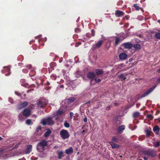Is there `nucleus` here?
<instances>
[{
	"mask_svg": "<svg viewBox=\"0 0 160 160\" xmlns=\"http://www.w3.org/2000/svg\"><path fill=\"white\" fill-rule=\"evenodd\" d=\"M47 142L45 140L40 142L37 145V150L39 152H42L45 147L47 146Z\"/></svg>",
	"mask_w": 160,
	"mask_h": 160,
	"instance_id": "f257e3e1",
	"label": "nucleus"
},
{
	"mask_svg": "<svg viewBox=\"0 0 160 160\" xmlns=\"http://www.w3.org/2000/svg\"><path fill=\"white\" fill-rule=\"evenodd\" d=\"M53 117L43 118L41 121L42 123L44 125H53L55 122L52 120Z\"/></svg>",
	"mask_w": 160,
	"mask_h": 160,
	"instance_id": "f03ea898",
	"label": "nucleus"
},
{
	"mask_svg": "<svg viewBox=\"0 0 160 160\" xmlns=\"http://www.w3.org/2000/svg\"><path fill=\"white\" fill-rule=\"evenodd\" d=\"M60 135L62 138L64 139L68 138L69 136L68 131L64 129L60 131Z\"/></svg>",
	"mask_w": 160,
	"mask_h": 160,
	"instance_id": "7ed1b4c3",
	"label": "nucleus"
},
{
	"mask_svg": "<svg viewBox=\"0 0 160 160\" xmlns=\"http://www.w3.org/2000/svg\"><path fill=\"white\" fill-rule=\"evenodd\" d=\"M156 86H154L149 88L147 91L145 92L143 94L142 97H145L150 94L155 88Z\"/></svg>",
	"mask_w": 160,
	"mask_h": 160,
	"instance_id": "20e7f679",
	"label": "nucleus"
},
{
	"mask_svg": "<svg viewBox=\"0 0 160 160\" xmlns=\"http://www.w3.org/2000/svg\"><path fill=\"white\" fill-rule=\"evenodd\" d=\"M38 104L39 107L41 108H42L47 105V103L45 102L43 100L41 99L38 102Z\"/></svg>",
	"mask_w": 160,
	"mask_h": 160,
	"instance_id": "39448f33",
	"label": "nucleus"
},
{
	"mask_svg": "<svg viewBox=\"0 0 160 160\" xmlns=\"http://www.w3.org/2000/svg\"><path fill=\"white\" fill-rule=\"evenodd\" d=\"M31 110L29 109H25L23 112V115L25 117H28L30 114Z\"/></svg>",
	"mask_w": 160,
	"mask_h": 160,
	"instance_id": "423d86ee",
	"label": "nucleus"
},
{
	"mask_svg": "<svg viewBox=\"0 0 160 160\" xmlns=\"http://www.w3.org/2000/svg\"><path fill=\"white\" fill-rule=\"evenodd\" d=\"M28 105V102H24L18 105V109H20L22 108H24Z\"/></svg>",
	"mask_w": 160,
	"mask_h": 160,
	"instance_id": "0eeeda50",
	"label": "nucleus"
},
{
	"mask_svg": "<svg viewBox=\"0 0 160 160\" xmlns=\"http://www.w3.org/2000/svg\"><path fill=\"white\" fill-rule=\"evenodd\" d=\"M95 74L93 72H89L87 75L88 78L91 79V83H92V81L94 80V78L95 77Z\"/></svg>",
	"mask_w": 160,
	"mask_h": 160,
	"instance_id": "6e6552de",
	"label": "nucleus"
},
{
	"mask_svg": "<svg viewBox=\"0 0 160 160\" xmlns=\"http://www.w3.org/2000/svg\"><path fill=\"white\" fill-rule=\"evenodd\" d=\"M124 14V12H123L120 10H117L115 11V15L118 17L122 16Z\"/></svg>",
	"mask_w": 160,
	"mask_h": 160,
	"instance_id": "1a4fd4ad",
	"label": "nucleus"
},
{
	"mask_svg": "<svg viewBox=\"0 0 160 160\" xmlns=\"http://www.w3.org/2000/svg\"><path fill=\"white\" fill-rule=\"evenodd\" d=\"M65 112V111L61 109H58L56 112V116H61Z\"/></svg>",
	"mask_w": 160,
	"mask_h": 160,
	"instance_id": "9d476101",
	"label": "nucleus"
},
{
	"mask_svg": "<svg viewBox=\"0 0 160 160\" xmlns=\"http://www.w3.org/2000/svg\"><path fill=\"white\" fill-rule=\"evenodd\" d=\"M32 146L31 145H28L27 148L26 150L25 153L29 154L32 151Z\"/></svg>",
	"mask_w": 160,
	"mask_h": 160,
	"instance_id": "9b49d317",
	"label": "nucleus"
},
{
	"mask_svg": "<svg viewBox=\"0 0 160 160\" xmlns=\"http://www.w3.org/2000/svg\"><path fill=\"white\" fill-rule=\"evenodd\" d=\"M120 59L123 60L125 59L127 57V55L125 53H121L119 55Z\"/></svg>",
	"mask_w": 160,
	"mask_h": 160,
	"instance_id": "f8f14e48",
	"label": "nucleus"
},
{
	"mask_svg": "<svg viewBox=\"0 0 160 160\" xmlns=\"http://www.w3.org/2000/svg\"><path fill=\"white\" fill-rule=\"evenodd\" d=\"M124 47L127 49H130L132 47V45L129 43H125L124 44Z\"/></svg>",
	"mask_w": 160,
	"mask_h": 160,
	"instance_id": "ddd939ff",
	"label": "nucleus"
},
{
	"mask_svg": "<svg viewBox=\"0 0 160 160\" xmlns=\"http://www.w3.org/2000/svg\"><path fill=\"white\" fill-rule=\"evenodd\" d=\"M64 153L63 152L60 151L58 153V158L59 159H61L64 156Z\"/></svg>",
	"mask_w": 160,
	"mask_h": 160,
	"instance_id": "4468645a",
	"label": "nucleus"
},
{
	"mask_svg": "<svg viewBox=\"0 0 160 160\" xmlns=\"http://www.w3.org/2000/svg\"><path fill=\"white\" fill-rule=\"evenodd\" d=\"M51 133V131L49 129H48L47 130L46 132L44 134V136L46 137H48Z\"/></svg>",
	"mask_w": 160,
	"mask_h": 160,
	"instance_id": "2eb2a0df",
	"label": "nucleus"
},
{
	"mask_svg": "<svg viewBox=\"0 0 160 160\" xmlns=\"http://www.w3.org/2000/svg\"><path fill=\"white\" fill-rule=\"evenodd\" d=\"M109 143L111 145L112 148H117L119 147V145L115 144L112 142H109Z\"/></svg>",
	"mask_w": 160,
	"mask_h": 160,
	"instance_id": "dca6fc26",
	"label": "nucleus"
},
{
	"mask_svg": "<svg viewBox=\"0 0 160 160\" xmlns=\"http://www.w3.org/2000/svg\"><path fill=\"white\" fill-rule=\"evenodd\" d=\"M133 48L136 50L139 49L141 48V45L139 44H136L134 45Z\"/></svg>",
	"mask_w": 160,
	"mask_h": 160,
	"instance_id": "f3484780",
	"label": "nucleus"
},
{
	"mask_svg": "<svg viewBox=\"0 0 160 160\" xmlns=\"http://www.w3.org/2000/svg\"><path fill=\"white\" fill-rule=\"evenodd\" d=\"M126 75L125 74H121L118 76L120 78H121L123 80H125L126 79L125 78Z\"/></svg>",
	"mask_w": 160,
	"mask_h": 160,
	"instance_id": "a211bd4d",
	"label": "nucleus"
},
{
	"mask_svg": "<svg viewBox=\"0 0 160 160\" xmlns=\"http://www.w3.org/2000/svg\"><path fill=\"white\" fill-rule=\"evenodd\" d=\"M26 124L28 125H30L32 124V120L30 119H28L26 120Z\"/></svg>",
	"mask_w": 160,
	"mask_h": 160,
	"instance_id": "6ab92c4d",
	"label": "nucleus"
},
{
	"mask_svg": "<svg viewBox=\"0 0 160 160\" xmlns=\"http://www.w3.org/2000/svg\"><path fill=\"white\" fill-rule=\"evenodd\" d=\"M125 126L124 125H122L120 126H119L118 128V130L120 132L122 131V130H124L125 129Z\"/></svg>",
	"mask_w": 160,
	"mask_h": 160,
	"instance_id": "aec40b11",
	"label": "nucleus"
},
{
	"mask_svg": "<svg viewBox=\"0 0 160 160\" xmlns=\"http://www.w3.org/2000/svg\"><path fill=\"white\" fill-rule=\"evenodd\" d=\"M140 115V113L138 112H136L133 113V117L134 118H137Z\"/></svg>",
	"mask_w": 160,
	"mask_h": 160,
	"instance_id": "412c9836",
	"label": "nucleus"
},
{
	"mask_svg": "<svg viewBox=\"0 0 160 160\" xmlns=\"http://www.w3.org/2000/svg\"><path fill=\"white\" fill-rule=\"evenodd\" d=\"M102 41L101 40L99 41L96 44V46L97 47H99L102 44Z\"/></svg>",
	"mask_w": 160,
	"mask_h": 160,
	"instance_id": "4be33fe9",
	"label": "nucleus"
},
{
	"mask_svg": "<svg viewBox=\"0 0 160 160\" xmlns=\"http://www.w3.org/2000/svg\"><path fill=\"white\" fill-rule=\"evenodd\" d=\"M102 72V71L101 69H97L96 71V73L98 75L101 74Z\"/></svg>",
	"mask_w": 160,
	"mask_h": 160,
	"instance_id": "5701e85b",
	"label": "nucleus"
},
{
	"mask_svg": "<svg viewBox=\"0 0 160 160\" xmlns=\"http://www.w3.org/2000/svg\"><path fill=\"white\" fill-rule=\"evenodd\" d=\"M153 130L154 131L158 132L159 130V128L158 126H156L153 128Z\"/></svg>",
	"mask_w": 160,
	"mask_h": 160,
	"instance_id": "b1692460",
	"label": "nucleus"
},
{
	"mask_svg": "<svg viewBox=\"0 0 160 160\" xmlns=\"http://www.w3.org/2000/svg\"><path fill=\"white\" fill-rule=\"evenodd\" d=\"M154 146L156 147H158L159 146V142H153Z\"/></svg>",
	"mask_w": 160,
	"mask_h": 160,
	"instance_id": "393cba45",
	"label": "nucleus"
},
{
	"mask_svg": "<svg viewBox=\"0 0 160 160\" xmlns=\"http://www.w3.org/2000/svg\"><path fill=\"white\" fill-rule=\"evenodd\" d=\"M66 84L68 86V87L66 88V89H69V86H70V81H67Z\"/></svg>",
	"mask_w": 160,
	"mask_h": 160,
	"instance_id": "a878e982",
	"label": "nucleus"
},
{
	"mask_svg": "<svg viewBox=\"0 0 160 160\" xmlns=\"http://www.w3.org/2000/svg\"><path fill=\"white\" fill-rule=\"evenodd\" d=\"M133 7L135 8L136 10H139L140 9V7L137 6V4H134L133 5Z\"/></svg>",
	"mask_w": 160,
	"mask_h": 160,
	"instance_id": "bb28decb",
	"label": "nucleus"
},
{
	"mask_svg": "<svg viewBox=\"0 0 160 160\" xmlns=\"http://www.w3.org/2000/svg\"><path fill=\"white\" fill-rule=\"evenodd\" d=\"M155 37L157 39H160V33H158L156 34Z\"/></svg>",
	"mask_w": 160,
	"mask_h": 160,
	"instance_id": "cd10ccee",
	"label": "nucleus"
},
{
	"mask_svg": "<svg viewBox=\"0 0 160 160\" xmlns=\"http://www.w3.org/2000/svg\"><path fill=\"white\" fill-rule=\"evenodd\" d=\"M120 40V39L119 38H116L115 42L116 45H117L118 44Z\"/></svg>",
	"mask_w": 160,
	"mask_h": 160,
	"instance_id": "c85d7f7f",
	"label": "nucleus"
},
{
	"mask_svg": "<svg viewBox=\"0 0 160 160\" xmlns=\"http://www.w3.org/2000/svg\"><path fill=\"white\" fill-rule=\"evenodd\" d=\"M65 153L67 154H69L70 153V148H69L68 149H66L65 150Z\"/></svg>",
	"mask_w": 160,
	"mask_h": 160,
	"instance_id": "c756f323",
	"label": "nucleus"
},
{
	"mask_svg": "<svg viewBox=\"0 0 160 160\" xmlns=\"http://www.w3.org/2000/svg\"><path fill=\"white\" fill-rule=\"evenodd\" d=\"M64 125L66 128H69L70 126L69 124L67 122H65L64 124Z\"/></svg>",
	"mask_w": 160,
	"mask_h": 160,
	"instance_id": "7c9ffc66",
	"label": "nucleus"
},
{
	"mask_svg": "<svg viewBox=\"0 0 160 160\" xmlns=\"http://www.w3.org/2000/svg\"><path fill=\"white\" fill-rule=\"evenodd\" d=\"M42 129V128L41 126H38L36 129V131L37 132H39V131H41Z\"/></svg>",
	"mask_w": 160,
	"mask_h": 160,
	"instance_id": "2f4dec72",
	"label": "nucleus"
},
{
	"mask_svg": "<svg viewBox=\"0 0 160 160\" xmlns=\"http://www.w3.org/2000/svg\"><path fill=\"white\" fill-rule=\"evenodd\" d=\"M29 108H30L34 109L35 108V106L34 104H32L29 106Z\"/></svg>",
	"mask_w": 160,
	"mask_h": 160,
	"instance_id": "473e14b6",
	"label": "nucleus"
},
{
	"mask_svg": "<svg viewBox=\"0 0 160 160\" xmlns=\"http://www.w3.org/2000/svg\"><path fill=\"white\" fill-rule=\"evenodd\" d=\"M146 134L147 136H149L150 135V131L149 130L146 131Z\"/></svg>",
	"mask_w": 160,
	"mask_h": 160,
	"instance_id": "72a5a7b5",
	"label": "nucleus"
},
{
	"mask_svg": "<svg viewBox=\"0 0 160 160\" xmlns=\"http://www.w3.org/2000/svg\"><path fill=\"white\" fill-rule=\"evenodd\" d=\"M22 72L25 73H27L28 72V70L26 69H23L22 70Z\"/></svg>",
	"mask_w": 160,
	"mask_h": 160,
	"instance_id": "f704fd0d",
	"label": "nucleus"
},
{
	"mask_svg": "<svg viewBox=\"0 0 160 160\" xmlns=\"http://www.w3.org/2000/svg\"><path fill=\"white\" fill-rule=\"evenodd\" d=\"M94 80L96 82L99 83L101 82V80L100 79H95Z\"/></svg>",
	"mask_w": 160,
	"mask_h": 160,
	"instance_id": "c9c22d12",
	"label": "nucleus"
},
{
	"mask_svg": "<svg viewBox=\"0 0 160 160\" xmlns=\"http://www.w3.org/2000/svg\"><path fill=\"white\" fill-rule=\"evenodd\" d=\"M26 68L29 69H30L32 67V66L31 65H28L26 66Z\"/></svg>",
	"mask_w": 160,
	"mask_h": 160,
	"instance_id": "e433bc0d",
	"label": "nucleus"
},
{
	"mask_svg": "<svg viewBox=\"0 0 160 160\" xmlns=\"http://www.w3.org/2000/svg\"><path fill=\"white\" fill-rule=\"evenodd\" d=\"M60 116H56V115H55V116H54L53 117V118H55V119L56 120H57L59 118V117Z\"/></svg>",
	"mask_w": 160,
	"mask_h": 160,
	"instance_id": "4c0bfd02",
	"label": "nucleus"
},
{
	"mask_svg": "<svg viewBox=\"0 0 160 160\" xmlns=\"http://www.w3.org/2000/svg\"><path fill=\"white\" fill-rule=\"evenodd\" d=\"M75 98H71V102H73L75 101Z\"/></svg>",
	"mask_w": 160,
	"mask_h": 160,
	"instance_id": "58836bf2",
	"label": "nucleus"
},
{
	"mask_svg": "<svg viewBox=\"0 0 160 160\" xmlns=\"http://www.w3.org/2000/svg\"><path fill=\"white\" fill-rule=\"evenodd\" d=\"M5 68L7 70L8 72H9L10 71V68L8 67H5Z\"/></svg>",
	"mask_w": 160,
	"mask_h": 160,
	"instance_id": "ea45409f",
	"label": "nucleus"
},
{
	"mask_svg": "<svg viewBox=\"0 0 160 160\" xmlns=\"http://www.w3.org/2000/svg\"><path fill=\"white\" fill-rule=\"evenodd\" d=\"M79 72H77V73H76V76H77V77H79L81 75V74H79Z\"/></svg>",
	"mask_w": 160,
	"mask_h": 160,
	"instance_id": "a19ab883",
	"label": "nucleus"
},
{
	"mask_svg": "<svg viewBox=\"0 0 160 160\" xmlns=\"http://www.w3.org/2000/svg\"><path fill=\"white\" fill-rule=\"evenodd\" d=\"M83 121L84 122H87V118H85L83 119Z\"/></svg>",
	"mask_w": 160,
	"mask_h": 160,
	"instance_id": "79ce46f5",
	"label": "nucleus"
},
{
	"mask_svg": "<svg viewBox=\"0 0 160 160\" xmlns=\"http://www.w3.org/2000/svg\"><path fill=\"white\" fill-rule=\"evenodd\" d=\"M91 32H92V36H94V30H92Z\"/></svg>",
	"mask_w": 160,
	"mask_h": 160,
	"instance_id": "37998d69",
	"label": "nucleus"
},
{
	"mask_svg": "<svg viewBox=\"0 0 160 160\" xmlns=\"http://www.w3.org/2000/svg\"><path fill=\"white\" fill-rule=\"evenodd\" d=\"M116 140H117L116 138H113L112 139V141H114V142L116 141Z\"/></svg>",
	"mask_w": 160,
	"mask_h": 160,
	"instance_id": "c03bdc74",
	"label": "nucleus"
},
{
	"mask_svg": "<svg viewBox=\"0 0 160 160\" xmlns=\"http://www.w3.org/2000/svg\"><path fill=\"white\" fill-rule=\"evenodd\" d=\"M157 82L158 83H160V77L158 79Z\"/></svg>",
	"mask_w": 160,
	"mask_h": 160,
	"instance_id": "a18cd8bd",
	"label": "nucleus"
},
{
	"mask_svg": "<svg viewBox=\"0 0 160 160\" xmlns=\"http://www.w3.org/2000/svg\"><path fill=\"white\" fill-rule=\"evenodd\" d=\"M60 87V88H63L64 87L63 85H61Z\"/></svg>",
	"mask_w": 160,
	"mask_h": 160,
	"instance_id": "49530a36",
	"label": "nucleus"
},
{
	"mask_svg": "<svg viewBox=\"0 0 160 160\" xmlns=\"http://www.w3.org/2000/svg\"><path fill=\"white\" fill-rule=\"evenodd\" d=\"M110 108V107L109 106L107 107L106 108V109L107 110H109V109Z\"/></svg>",
	"mask_w": 160,
	"mask_h": 160,
	"instance_id": "de8ad7c7",
	"label": "nucleus"
},
{
	"mask_svg": "<svg viewBox=\"0 0 160 160\" xmlns=\"http://www.w3.org/2000/svg\"><path fill=\"white\" fill-rule=\"evenodd\" d=\"M157 72L159 73H160V69L157 70Z\"/></svg>",
	"mask_w": 160,
	"mask_h": 160,
	"instance_id": "09e8293b",
	"label": "nucleus"
},
{
	"mask_svg": "<svg viewBox=\"0 0 160 160\" xmlns=\"http://www.w3.org/2000/svg\"><path fill=\"white\" fill-rule=\"evenodd\" d=\"M19 144H18L16 145L15 146V148L18 147V146H19Z\"/></svg>",
	"mask_w": 160,
	"mask_h": 160,
	"instance_id": "8fccbe9b",
	"label": "nucleus"
},
{
	"mask_svg": "<svg viewBox=\"0 0 160 160\" xmlns=\"http://www.w3.org/2000/svg\"><path fill=\"white\" fill-rule=\"evenodd\" d=\"M114 105L115 106H116L118 105V103H114Z\"/></svg>",
	"mask_w": 160,
	"mask_h": 160,
	"instance_id": "3c124183",
	"label": "nucleus"
},
{
	"mask_svg": "<svg viewBox=\"0 0 160 160\" xmlns=\"http://www.w3.org/2000/svg\"><path fill=\"white\" fill-rule=\"evenodd\" d=\"M143 158H144V159L145 160H147V158L146 157H144Z\"/></svg>",
	"mask_w": 160,
	"mask_h": 160,
	"instance_id": "603ef678",
	"label": "nucleus"
},
{
	"mask_svg": "<svg viewBox=\"0 0 160 160\" xmlns=\"http://www.w3.org/2000/svg\"><path fill=\"white\" fill-rule=\"evenodd\" d=\"M32 90H28L27 91V92L28 93H29V92H31Z\"/></svg>",
	"mask_w": 160,
	"mask_h": 160,
	"instance_id": "864d4df0",
	"label": "nucleus"
},
{
	"mask_svg": "<svg viewBox=\"0 0 160 160\" xmlns=\"http://www.w3.org/2000/svg\"><path fill=\"white\" fill-rule=\"evenodd\" d=\"M73 152V149L71 148V153Z\"/></svg>",
	"mask_w": 160,
	"mask_h": 160,
	"instance_id": "5fc2aeb1",
	"label": "nucleus"
},
{
	"mask_svg": "<svg viewBox=\"0 0 160 160\" xmlns=\"http://www.w3.org/2000/svg\"><path fill=\"white\" fill-rule=\"evenodd\" d=\"M148 117H152V116L151 115H148Z\"/></svg>",
	"mask_w": 160,
	"mask_h": 160,
	"instance_id": "6e6d98bb",
	"label": "nucleus"
},
{
	"mask_svg": "<svg viewBox=\"0 0 160 160\" xmlns=\"http://www.w3.org/2000/svg\"><path fill=\"white\" fill-rule=\"evenodd\" d=\"M159 123H160V118H158V119Z\"/></svg>",
	"mask_w": 160,
	"mask_h": 160,
	"instance_id": "4d7b16f0",
	"label": "nucleus"
},
{
	"mask_svg": "<svg viewBox=\"0 0 160 160\" xmlns=\"http://www.w3.org/2000/svg\"><path fill=\"white\" fill-rule=\"evenodd\" d=\"M73 115V114L72 112H71V116H72Z\"/></svg>",
	"mask_w": 160,
	"mask_h": 160,
	"instance_id": "13d9d810",
	"label": "nucleus"
},
{
	"mask_svg": "<svg viewBox=\"0 0 160 160\" xmlns=\"http://www.w3.org/2000/svg\"><path fill=\"white\" fill-rule=\"evenodd\" d=\"M59 62H62V60H61L60 59L59 60Z\"/></svg>",
	"mask_w": 160,
	"mask_h": 160,
	"instance_id": "bf43d9fd",
	"label": "nucleus"
},
{
	"mask_svg": "<svg viewBox=\"0 0 160 160\" xmlns=\"http://www.w3.org/2000/svg\"><path fill=\"white\" fill-rule=\"evenodd\" d=\"M2 139V138L1 137H0V141Z\"/></svg>",
	"mask_w": 160,
	"mask_h": 160,
	"instance_id": "052dcab7",
	"label": "nucleus"
},
{
	"mask_svg": "<svg viewBox=\"0 0 160 160\" xmlns=\"http://www.w3.org/2000/svg\"><path fill=\"white\" fill-rule=\"evenodd\" d=\"M23 96H24V97H26V94H24Z\"/></svg>",
	"mask_w": 160,
	"mask_h": 160,
	"instance_id": "680f3d73",
	"label": "nucleus"
},
{
	"mask_svg": "<svg viewBox=\"0 0 160 160\" xmlns=\"http://www.w3.org/2000/svg\"><path fill=\"white\" fill-rule=\"evenodd\" d=\"M68 102H69V101H70V98H68Z\"/></svg>",
	"mask_w": 160,
	"mask_h": 160,
	"instance_id": "e2e57ef3",
	"label": "nucleus"
},
{
	"mask_svg": "<svg viewBox=\"0 0 160 160\" xmlns=\"http://www.w3.org/2000/svg\"><path fill=\"white\" fill-rule=\"evenodd\" d=\"M144 1V0H142L141 1V2H142H142H143V1Z\"/></svg>",
	"mask_w": 160,
	"mask_h": 160,
	"instance_id": "0e129e2a",
	"label": "nucleus"
},
{
	"mask_svg": "<svg viewBox=\"0 0 160 160\" xmlns=\"http://www.w3.org/2000/svg\"><path fill=\"white\" fill-rule=\"evenodd\" d=\"M56 147H57V146H55L54 147V148H56Z\"/></svg>",
	"mask_w": 160,
	"mask_h": 160,
	"instance_id": "69168bd1",
	"label": "nucleus"
},
{
	"mask_svg": "<svg viewBox=\"0 0 160 160\" xmlns=\"http://www.w3.org/2000/svg\"><path fill=\"white\" fill-rule=\"evenodd\" d=\"M129 61H131V60H130V59H129Z\"/></svg>",
	"mask_w": 160,
	"mask_h": 160,
	"instance_id": "338daca9",
	"label": "nucleus"
},
{
	"mask_svg": "<svg viewBox=\"0 0 160 160\" xmlns=\"http://www.w3.org/2000/svg\"><path fill=\"white\" fill-rule=\"evenodd\" d=\"M129 61H131V60H130V59H129Z\"/></svg>",
	"mask_w": 160,
	"mask_h": 160,
	"instance_id": "774afa93",
	"label": "nucleus"
}]
</instances>
